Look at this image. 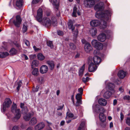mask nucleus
<instances>
[{
  "instance_id": "6e6d98bb",
  "label": "nucleus",
  "mask_w": 130,
  "mask_h": 130,
  "mask_svg": "<svg viewBox=\"0 0 130 130\" xmlns=\"http://www.w3.org/2000/svg\"><path fill=\"white\" fill-rule=\"evenodd\" d=\"M82 53L80 52L77 53L75 57H79L80 56H81Z\"/></svg>"
},
{
  "instance_id": "9b49d317",
  "label": "nucleus",
  "mask_w": 130,
  "mask_h": 130,
  "mask_svg": "<svg viewBox=\"0 0 130 130\" xmlns=\"http://www.w3.org/2000/svg\"><path fill=\"white\" fill-rule=\"evenodd\" d=\"M48 70V67L45 65L42 66L40 69V72L42 74L46 73Z\"/></svg>"
},
{
  "instance_id": "37998d69",
  "label": "nucleus",
  "mask_w": 130,
  "mask_h": 130,
  "mask_svg": "<svg viewBox=\"0 0 130 130\" xmlns=\"http://www.w3.org/2000/svg\"><path fill=\"white\" fill-rule=\"evenodd\" d=\"M22 111H24V112L25 113H26L28 111V110L27 106H25L24 108L22 109Z\"/></svg>"
},
{
  "instance_id": "de8ad7c7",
  "label": "nucleus",
  "mask_w": 130,
  "mask_h": 130,
  "mask_svg": "<svg viewBox=\"0 0 130 130\" xmlns=\"http://www.w3.org/2000/svg\"><path fill=\"white\" fill-rule=\"evenodd\" d=\"M57 33L58 35L60 36H62L63 34V32L60 30H58L57 31Z\"/></svg>"
},
{
  "instance_id": "ea45409f",
  "label": "nucleus",
  "mask_w": 130,
  "mask_h": 130,
  "mask_svg": "<svg viewBox=\"0 0 130 130\" xmlns=\"http://www.w3.org/2000/svg\"><path fill=\"white\" fill-rule=\"evenodd\" d=\"M82 94L78 93L76 95V100L81 99Z\"/></svg>"
},
{
  "instance_id": "a878e982",
  "label": "nucleus",
  "mask_w": 130,
  "mask_h": 130,
  "mask_svg": "<svg viewBox=\"0 0 130 130\" xmlns=\"http://www.w3.org/2000/svg\"><path fill=\"white\" fill-rule=\"evenodd\" d=\"M19 109L17 108V105L13 103L11 108V111L13 112L14 113L17 112V110Z\"/></svg>"
},
{
  "instance_id": "e2e57ef3",
  "label": "nucleus",
  "mask_w": 130,
  "mask_h": 130,
  "mask_svg": "<svg viewBox=\"0 0 130 130\" xmlns=\"http://www.w3.org/2000/svg\"><path fill=\"white\" fill-rule=\"evenodd\" d=\"M63 106L64 105H63L62 106H59L58 108H57V110H58L62 109Z\"/></svg>"
},
{
  "instance_id": "8fccbe9b",
  "label": "nucleus",
  "mask_w": 130,
  "mask_h": 130,
  "mask_svg": "<svg viewBox=\"0 0 130 130\" xmlns=\"http://www.w3.org/2000/svg\"><path fill=\"white\" fill-rule=\"evenodd\" d=\"M19 127L17 126H14L12 128V130H19Z\"/></svg>"
},
{
  "instance_id": "0e129e2a",
  "label": "nucleus",
  "mask_w": 130,
  "mask_h": 130,
  "mask_svg": "<svg viewBox=\"0 0 130 130\" xmlns=\"http://www.w3.org/2000/svg\"><path fill=\"white\" fill-rule=\"evenodd\" d=\"M37 57H44L43 54L41 53H39L37 55Z\"/></svg>"
},
{
  "instance_id": "4468645a",
  "label": "nucleus",
  "mask_w": 130,
  "mask_h": 130,
  "mask_svg": "<svg viewBox=\"0 0 130 130\" xmlns=\"http://www.w3.org/2000/svg\"><path fill=\"white\" fill-rule=\"evenodd\" d=\"M97 32L96 29L95 28H92L90 30L89 33L90 35L93 37H95Z\"/></svg>"
},
{
  "instance_id": "cd10ccee",
  "label": "nucleus",
  "mask_w": 130,
  "mask_h": 130,
  "mask_svg": "<svg viewBox=\"0 0 130 130\" xmlns=\"http://www.w3.org/2000/svg\"><path fill=\"white\" fill-rule=\"evenodd\" d=\"M39 74V70L37 68L34 69L32 72V74L34 76H37Z\"/></svg>"
},
{
  "instance_id": "2eb2a0df",
  "label": "nucleus",
  "mask_w": 130,
  "mask_h": 130,
  "mask_svg": "<svg viewBox=\"0 0 130 130\" xmlns=\"http://www.w3.org/2000/svg\"><path fill=\"white\" fill-rule=\"evenodd\" d=\"M126 74L125 72L123 70H120L118 72V75L119 78L123 79L125 77Z\"/></svg>"
},
{
  "instance_id": "4be33fe9",
  "label": "nucleus",
  "mask_w": 130,
  "mask_h": 130,
  "mask_svg": "<svg viewBox=\"0 0 130 130\" xmlns=\"http://www.w3.org/2000/svg\"><path fill=\"white\" fill-rule=\"evenodd\" d=\"M37 122L36 118L35 117L32 118L29 122V124L31 125H35Z\"/></svg>"
},
{
  "instance_id": "4d7b16f0",
  "label": "nucleus",
  "mask_w": 130,
  "mask_h": 130,
  "mask_svg": "<svg viewBox=\"0 0 130 130\" xmlns=\"http://www.w3.org/2000/svg\"><path fill=\"white\" fill-rule=\"evenodd\" d=\"M82 43L83 44H86V43H88V42H87L86 40L84 39H83L82 40Z\"/></svg>"
},
{
  "instance_id": "13d9d810",
  "label": "nucleus",
  "mask_w": 130,
  "mask_h": 130,
  "mask_svg": "<svg viewBox=\"0 0 130 130\" xmlns=\"http://www.w3.org/2000/svg\"><path fill=\"white\" fill-rule=\"evenodd\" d=\"M25 106H24V104L23 103H21L20 104V107L22 109L23 108H24Z\"/></svg>"
},
{
  "instance_id": "20e7f679",
  "label": "nucleus",
  "mask_w": 130,
  "mask_h": 130,
  "mask_svg": "<svg viewBox=\"0 0 130 130\" xmlns=\"http://www.w3.org/2000/svg\"><path fill=\"white\" fill-rule=\"evenodd\" d=\"M11 103V101L10 99L7 98L6 99L5 102L3 104V109H1L2 112H5L6 109V107H9Z\"/></svg>"
},
{
  "instance_id": "69168bd1",
  "label": "nucleus",
  "mask_w": 130,
  "mask_h": 130,
  "mask_svg": "<svg viewBox=\"0 0 130 130\" xmlns=\"http://www.w3.org/2000/svg\"><path fill=\"white\" fill-rule=\"evenodd\" d=\"M113 126V123L112 122H111L109 124V127L110 128H111Z\"/></svg>"
},
{
  "instance_id": "423d86ee",
  "label": "nucleus",
  "mask_w": 130,
  "mask_h": 130,
  "mask_svg": "<svg viewBox=\"0 0 130 130\" xmlns=\"http://www.w3.org/2000/svg\"><path fill=\"white\" fill-rule=\"evenodd\" d=\"M22 20L20 17L19 15L16 16V19L13 21V23L16 27H19L21 24Z\"/></svg>"
},
{
  "instance_id": "338daca9",
  "label": "nucleus",
  "mask_w": 130,
  "mask_h": 130,
  "mask_svg": "<svg viewBox=\"0 0 130 130\" xmlns=\"http://www.w3.org/2000/svg\"><path fill=\"white\" fill-rule=\"evenodd\" d=\"M117 101L116 99H114L113 101V105H115L117 103Z\"/></svg>"
},
{
  "instance_id": "680f3d73",
  "label": "nucleus",
  "mask_w": 130,
  "mask_h": 130,
  "mask_svg": "<svg viewBox=\"0 0 130 130\" xmlns=\"http://www.w3.org/2000/svg\"><path fill=\"white\" fill-rule=\"evenodd\" d=\"M33 48L34 50L36 51H37L40 50V49L39 48H37L35 46H34Z\"/></svg>"
},
{
  "instance_id": "c756f323",
  "label": "nucleus",
  "mask_w": 130,
  "mask_h": 130,
  "mask_svg": "<svg viewBox=\"0 0 130 130\" xmlns=\"http://www.w3.org/2000/svg\"><path fill=\"white\" fill-rule=\"evenodd\" d=\"M22 0H17L16 5L19 8L21 7L22 5Z\"/></svg>"
},
{
  "instance_id": "a211bd4d",
  "label": "nucleus",
  "mask_w": 130,
  "mask_h": 130,
  "mask_svg": "<svg viewBox=\"0 0 130 130\" xmlns=\"http://www.w3.org/2000/svg\"><path fill=\"white\" fill-rule=\"evenodd\" d=\"M44 124L43 122H41L35 127V128L36 130H40L42 129L44 126Z\"/></svg>"
},
{
  "instance_id": "774afa93",
  "label": "nucleus",
  "mask_w": 130,
  "mask_h": 130,
  "mask_svg": "<svg viewBox=\"0 0 130 130\" xmlns=\"http://www.w3.org/2000/svg\"><path fill=\"white\" fill-rule=\"evenodd\" d=\"M77 101V103H79V104H82L81 103V99H79L78 100H76Z\"/></svg>"
},
{
  "instance_id": "f704fd0d",
  "label": "nucleus",
  "mask_w": 130,
  "mask_h": 130,
  "mask_svg": "<svg viewBox=\"0 0 130 130\" xmlns=\"http://www.w3.org/2000/svg\"><path fill=\"white\" fill-rule=\"evenodd\" d=\"M94 54L95 57H99V56H100L101 53H99L98 51L96 50L94 51Z\"/></svg>"
},
{
  "instance_id": "1a4fd4ad",
  "label": "nucleus",
  "mask_w": 130,
  "mask_h": 130,
  "mask_svg": "<svg viewBox=\"0 0 130 130\" xmlns=\"http://www.w3.org/2000/svg\"><path fill=\"white\" fill-rule=\"evenodd\" d=\"M106 35L103 33L99 34L97 37L98 40L101 42L104 41L106 39Z\"/></svg>"
},
{
  "instance_id": "6ab92c4d",
  "label": "nucleus",
  "mask_w": 130,
  "mask_h": 130,
  "mask_svg": "<svg viewBox=\"0 0 130 130\" xmlns=\"http://www.w3.org/2000/svg\"><path fill=\"white\" fill-rule=\"evenodd\" d=\"M93 60L94 64L96 65L99 64L102 60L101 57H93Z\"/></svg>"
},
{
  "instance_id": "3c124183",
  "label": "nucleus",
  "mask_w": 130,
  "mask_h": 130,
  "mask_svg": "<svg viewBox=\"0 0 130 130\" xmlns=\"http://www.w3.org/2000/svg\"><path fill=\"white\" fill-rule=\"evenodd\" d=\"M56 9L57 10L56 11V15L58 17H59L60 16V11L58 10L57 8H56Z\"/></svg>"
},
{
  "instance_id": "bb28decb",
  "label": "nucleus",
  "mask_w": 130,
  "mask_h": 130,
  "mask_svg": "<svg viewBox=\"0 0 130 130\" xmlns=\"http://www.w3.org/2000/svg\"><path fill=\"white\" fill-rule=\"evenodd\" d=\"M100 42H98V41L95 39L91 41V43L92 45L94 46L95 48L96 46L98 45V43Z\"/></svg>"
},
{
  "instance_id": "aec40b11",
  "label": "nucleus",
  "mask_w": 130,
  "mask_h": 130,
  "mask_svg": "<svg viewBox=\"0 0 130 130\" xmlns=\"http://www.w3.org/2000/svg\"><path fill=\"white\" fill-rule=\"evenodd\" d=\"M99 119L101 121L104 122L106 120V117L103 113H100L99 116Z\"/></svg>"
},
{
  "instance_id": "c85d7f7f",
  "label": "nucleus",
  "mask_w": 130,
  "mask_h": 130,
  "mask_svg": "<svg viewBox=\"0 0 130 130\" xmlns=\"http://www.w3.org/2000/svg\"><path fill=\"white\" fill-rule=\"evenodd\" d=\"M107 86L108 88L111 90H112L115 87V85L114 83H109L108 84Z\"/></svg>"
},
{
  "instance_id": "a18cd8bd",
  "label": "nucleus",
  "mask_w": 130,
  "mask_h": 130,
  "mask_svg": "<svg viewBox=\"0 0 130 130\" xmlns=\"http://www.w3.org/2000/svg\"><path fill=\"white\" fill-rule=\"evenodd\" d=\"M40 0H33L32 2V6L34 5V4L37 3Z\"/></svg>"
},
{
  "instance_id": "f8f14e48",
  "label": "nucleus",
  "mask_w": 130,
  "mask_h": 130,
  "mask_svg": "<svg viewBox=\"0 0 130 130\" xmlns=\"http://www.w3.org/2000/svg\"><path fill=\"white\" fill-rule=\"evenodd\" d=\"M77 13L78 15H80V13L79 10L76 8V6H74L73 8V12L72 13V16L73 17H77Z\"/></svg>"
},
{
  "instance_id": "c9c22d12",
  "label": "nucleus",
  "mask_w": 130,
  "mask_h": 130,
  "mask_svg": "<svg viewBox=\"0 0 130 130\" xmlns=\"http://www.w3.org/2000/svg\"><path fill=\"white\" fill-rule=\"evenodd\" d=\"M47 45L50 46L51 48H52L53 47V46L52 43V42L51 41H48L47 42Z\"/></svg>"
},
{
  "instance_id": "e433bc0d",
  "label": "nucleus",
  "mask_w": 130,
  "mask_h": 130,
  "mask_svg": "<svg viewBox=\"0 0 130 130\" xmlns=\"http://www.w3.org/2000/svg\"><path fill=\"white\" fill-rule=\"evenodd\" d=\"M69 45L70 48L71 49L74 50L76 48V46L73 43H71Z\"/></svg>"
},
{
  "instance_id": "603ef678",
  "label": "nucleus",
  "mask_w": 130,
  "mask_h": 130,
  "mask_svg": "<svg viewBox=\"0 0 130 130\" xmlns=\"http://www.w3.org/2000/svg\"><path fill=\"white\" fill-rule=\"evenodd\" d=\"M39 88V87L38 86H36V88L35 89H33V91L34 92H37L38 91V89Z\"/></svg>"
},
{
  "instance_id": "a19ab883",
  "label": "nucleus",
  "mask_w": 130,
  "mask_h": 130,
  "mask_svg": "<svg viewBox=\"0 0 130 130\" xmlns=\"http://www.w3.org/2000/svg\"><path fill=\"white\" fill-rule=\"evenodd\" d=\"M27 30V27L24 24H23V27L22 28V31L23 33L25 32Z\"/></svg>"
},
{
  "instance_id": "f257e3e1",
  "label": "nucleus",
  "mask_w": 130,
  "mask_h": 130,
  "mask_svg": "<svg viewBox=\"0 0 130 130\" xmlns=\"http://www.w3.org/2000/svg\"><path fill=\"white\" fill-rule=\"evenodd\" d=\"M104 3L103 2H100L96 5L94 7V9L98 11L95 13V17L99 19H101V22L98 20H93L90 22V25L92 27H96L99 26L101 23V29L106 28L107 27V22L106 21H110L109 17H110L112 11L111 10H106L104 12L100 11H102L103 9Z\"/></svg>"
},
{
  "instance_id": "0eeeda50",
  "label": "nucleus",
  "mask_w": 130,
  "mask_h": 130,
  "mask_svg": "<svg viewBox=\"0 0 130 130\" xmlns=\"http://www.w3.org/2000/svg\"><path fill=\"white\" fill-rule=\"evenodd\" d=\"M98 67L95 64L91 62L89 64L88 68V71L90 72H94L97 69Z\"/></svg>"
},
{
  "instance_id": "393cba45",
  "label": "nucleus",
  "mask_w": 130,
  "mask_h": 130,
  "mask_svg": "<svg viewBox=\"0 0 130 130\" xmlns=\"http://www.w3.org/2000/svg\"><path fill=\"white\" fill-rule=\"evenodd\" d=\"M85 64H84L80 69L78 72V75L81 77L83 75L85 68Z\"/></svg>"
},
{
  "instance_id": "bf43d9fd",
  "label": "nucleus",
  "mask_w": 130,
  "mask_h": 130,
  "mask_svg": "<svg viewBox=\"0 0 130 130\" xmlns=\"http://www.w3.org/2000/svg\"><path fill=\"white\" fill-rule=\"evenodd\" d=\"M38 59L41 61L44 60L45 59V57H38Z\"/></svg>"
},
{
  "instance_id": "2f4dec72",
  "label": "nucleus",
  "mask_w": 130,
  "mask_h": 130,
  "mask_svg": "<svg viewBox=\"0 0 130 130\" xmlns=\"http://www.w3.org/2000/svg\"><path fill=\"white\" fill-rule=\"evenodd\" d=\"M9 53L11 55H15L17 53V51L15 48H12L9 51Z\"/></svg>"
},
{
  "instance_id": "6e6552de",
  "label": "nucleus",
  "mask_w": 130,
  "mask_h": 130,
  "mask_svg": "<svg viewBox=\"0 0 130 130\" xmlns=\"http://www.w3.org/2000/svg\"><path fill=\"white\" fill-rule=\"evenodd\" d=\"M93 111L94 112L99 113L100 111L101 110H103V108L101 107L98 104H96L92 106Z\"/></svg>"
},
{
  "instance_id": "5fc2aeb1",
  "label": "nucleus",
  "mask_w": 130,
  "mask_h": 130,
  "mask_svg": "<svg viewBox=\"0 0 130 130\" xmlns=\"http://www.w3.org/2000/svg\"><path fill=\"white\" fill-rule=\"evenodd\" d=\"M120 118L121 120V121L124 118V115L122 114V112H121L120 113Z\"/></svg>"
},
{
  "instance_id": "f03ea898",
  "label": "nucleus",
  "mask_w": 130,
  "mask_h": 130,
  "mask_svg": "<svg viewBox=\"0 0 130 130\" xmlns=\"http://www.w3.org/2000/svg\"><path fill=\"white\" fill-rule=\"evenodd\" d=\"M43 16V11L42 9L39 8L37 11V14L36 16L37 20L39 22L42 21L43 25L46 27L50 26L51 23V20L48 18H44L42 20Z\"/></svg>"
},
{
  "instance_id": "7ed1b4c3",
  "label": "nucleus",
  "mask_w": 130,
  "mask_h": 130,
  "mask_svg": "<svg viewBox=\"0 0 130 130\" xmlns=\"http://www.w3.org/2000/svg\"><path fill=\"white\" fill-rule=\"evenodd\" d=\"M75 21L74 20H70L68 23V28L70 29H71L72 32L74 34V37L76 38L78 34V30L77 29H76L75 31H74L75 27L73 26Z\"/></svg>"
},
{
  "instance_id": "4c0bfd02",
  "label": "nucleus",
  "mask_w": 130,
  "mask_h": 130,
  "mask_svg": "<svg viewBox=\"0 0 130 130\" xmlns=\"http://www.w3.org/2000/svg\"><path fill=\"white\" fill-rule=\"evenodd\" d=\"M22 84V83L21 81H20L18 83V87H17V89L18 91L19 90L20 87L21 86Z\"/></svg>"
},
{
  "instance_id": "72a5a7b5",
  "label": "nucleus",
  "mask_w": 130,
  "mask_h": 130,
  "mask_svg": "<svg viewBox=\"0 0 130 130\" xmlns=\"http://www.w3.org/2000/svg\"><path fill=\"white\" fill-rule=\"evenodd\" d=\"M66 114L67 117H68L69 118H72L74 116L73 114L71 113L70 110L69 109H68Z\"/></svg>"
},
{
  "instance_id": "052dcab7",
  "label": "nucleus",
  "mask_w": 130,
  "mask_h": 130,
  "mask_svg": "<svg viewBox=\"0 0 130 130\" xmlns=\"http://www.w3.org/2000/svg\"><path fill=\"white\" fill-rule=\"evenodd\" d=\"M74 95H72V96H71V100H72V102H73V104L74 105H75V103H74Z\"/></svg>"
},
{
  "instance_id": "5701e85b",
  "label": "nucleus",
  "mask_w": 130,
  "mask_h": 130,
  "mask_svg": "<svg viewBox=\"0 0 130 130\" xmlns=\"http://www.w3.org/2000/svg\"><path fill=\"white\" fill-rule=\"evenodd\" d=\"M112 93L111 92L109 91H107L104 94V97L106 99L109 98L111 95Z\"/></svg>"
},
{
  "instance_id": "f3484780",
  "label": "nucleus",
  "mask_w": 130,
  "mask_h": 130,
  "mask_svg": "<svg viewBox=\"0 0 130 130\" xmlns=\"http://www.w3.org/2000/svg\"><path fill=\"white\" fill-rule=\"evenodd\" d=\"M33 115V112H29L28 114H26L24 116L23 118L25 121H28Z\"/></svg>"
},
{
  "instance_id": "dca6fc26",
  "label": "nucleus",
  "mask_w": 130,
  "mask_h": 130,
  "mask_svg": "<svg viewBox=\"0 0 130 130\" xmlns=\"http://www.w3.org/2000/svg\"><path fill=\"white\" fill-rule=\"evenodd\" d=\"M99 104L102 106H105L107 104L106 100L102 98L99 99L98 100Z\"/></svg>"
},
{
  "instance_id": "412c9836",
  "label": "nucleus",
  "mask_w": 130,
  "mask_h": 130,
  "mask_svg": "<svg viewBox=\"0 0 130 130\" xmlns=\"http://www.w3.org/2000/svg\"><path fill=\"white\" fill-rule=\"evenodd\" d=\"M15 112V118L17 120L19 119L20 118L21 116V111L20 109H18L17 110V112Z\"/></svg>"
},
{
  "instance_id": "9d476101",
  "label": "nucleus",
  "mask_w": 130,
  "mask_h": 130,
  "mask_svg": "<svg viewBox=\"0 0 130 130\" xmlns=\"http://www.w3.org/2000/svg\"><path fill=\"white\" fill-rule=\"evenodd\" d=\"M46 61L47 64L48 65L50 70H53L55 65L54 61L52 60H46Z\"/></svg>"
},
{
  "instance_id": "473e14b6",
  "label": "nucleus",
  "mask_w": 130,
  "mask_h": 130,
  "mask_svg": "<svg viewBox=\"0 0 130 130\" xmlns=\"http://www.w3.org/2000/svg\"><path fill=\"white\" fill-rule=\"evenodd\" d=\"M9 55V54L7 52H0V57H5Z\"/></svg>"
},
{
  "instance_id": "864d4df0",
  "label": "nucleus",
  "mask_w": 130,
  "mask_h": 130,
  "mask_svg": "<svg viewBox=\"0 0 130 130\" xmlns=\"http://www.w3.org/2000/svg\"><path fill=\"white\" fill-rule=\"evenodd\" d=\"M78 91L80 93V94H82L83 89L82 87H80L78 89Z\"/></svg>"
},
{
  "instance_id": "c03bdc74",
  "label": "nucleus",
  "mask_w": 130,
  "mask_h": 130,
  "mask_svg": "<svg viewBox=\"0 0 130 130\" xmlns=\"http://www.w3.org/2000/svg\"><path fill=\"white\" fill-rule=\"evenodd\" d=\"M123 99L125 100H130V96L129 95H126L124 97Z\"/></svg>"
},
{
  "instance_id": "79ce46f5",
  "label": "nucleus",
  "mask_w": 130,
  "mask_h": 130,
  "mask_svg": "<svg viewBox=\"0 0 130 130\" xmlns=\"http://www.w3.org/2000/svg\"><path fill=\"white\" fill-rule=\"evenodd\" d=\"M126 123L129 126H130V117L127 118Z\"/></svg>"
},
{
  "instance_id": "49530a36",
  "label": "nucleus",
  "mask_w": 130,
  "mask_h": 130,
  "mask_svg": "<svg viewBox=\"0 0 130 130\" xmlns=\"http://www.w3.org/2000/svg\"><path fill=\"white\" fill-rule=\"evenodd\" d=\"M108 35H110L112 34V32L109 30L105 31H104Z\"/></svg>"
},
{
  "instance_id": "58836bf2",
  "label": "nucleus",
  "mask_w": 130,
  "mask_h": 130,
  "mask_svg": "<svg viewBox=\"0 0 130 130\" xmlns=\"http://www.w3.org/2000/svg\"><path fill=\"white\" fill-rule=\"evenodd\" d=\"M89 79V78L88 77H86V78L83 77L82 78V81L84 83L88 82Z\"/></svg>"
},
{
  "instance_id": "09e8293b",
  "label": "nucleus",
  "mask_w": 130,
  "mask_h": 130,
  "mask_svg": "<svg viewBox=\"0 0 130 130\" xmlns=\"http://www.w3.org/2000/svg\"><path fill=\"white\" fill-rule=\"evenodd\" d=\"M24 42L25 44L27 46H29V42L27 40H24Z\"/></svg>"
},
{
  "instance_id": "b1692460",
  "label": "nucleus",
  "mask_w": 130,
  "mask_h": 130,
  "mask_svg": "<svg viewBox=\"0 0 130 130\" xmlns=\"http://www.w3.org/2000/svg\"><path fill=\"white\" fill-rule=\"evenodd\" d=\"M39 62L37 60H33L31 64V67L32 68H34V67L38 66L39 65Z\"/></svg>"
},
{
  "instance_id": "7c9ffc66",
  "label": "nucleus",
  "mask_w": 130,
  "mask_h": 130,
  "mask_svg": "<svg viewBox=\"0 0 130 130\" xmlns=\"http://www.w3.org/2000/svg\"><path fill=\"white\" fill-rule=\"evenodd\" d=\"M98 44L96 46L95 48H96L98 50H102L103 47V44L101 43H98Z\"/></svg>"
},
{
  "instance_id": "39448f33",
  "label": "nucleus",
  "mask_w": 130,
  "mask_h": 130,
  "mask_svg": "<svg viewBox=\"0 0 130 130\" xmlns=\"http://www.w3.org/2000/svg\"><path fill=\"white\" fill-rule=\"evenodd\" d=\"M84 3L85 7L91 8L95 4V2L94 0H84Z\"/></svg>"
},
{
  "instance_id": "ddd939ff",
  "label": "nucleus",
  "mask_w": 130,
  "mask_h": 130,
  "mask_svg": "<svg viewBox=\"0 0 130 130\" xmlns=\"http://www.w3.org/2000/svg\"><path fill=\"white\" fill-rule=\"evenodd\" d=\"M92 48L90 44L89 43H86L84 46V49L87 52H89L92 50Z\"/></svg>"
}]
</instances>
